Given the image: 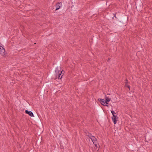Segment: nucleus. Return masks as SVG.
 <instances>
[{
  "instance_id": "7ed1b4c3",
  "label": "nucleus",
  "mask_w": 152,
  "mask_h": 152,
  "mask_svg": "<svg viewBox=\"0 0 152 152\" xmlns=\"http://www.w3.org/2000/svg\"><path fill=\"white\" fill-rule=\"evenodd\" d=\"M0 54L3 56H5L6 55V53L4 46L3 45H0Z\"/></svg>"
},
{
  "instance_id": "1a4fd4ad",
  "label": "nucleus",
  "mask_w": 152,
  "mask_h": 152,
  "mask_svg": "<svg viewBox=\"0 0 152 152\" xmlns=\"http://www.w3.org/2000/svg\"><path fill=\"white\" fill-rule=\"evenodd\" d=\"M111 112L113 115V116H114L116 115V114L115 113L114 111L112 110L111 111Z\"/></svg>"
},
{
  "instance_id": "39448f33",
  "label": "nucleus",
  "mask_w": 152,
  "mask_h": 152,
  "mask_svg": "<svg viewBox=\"0 0 152 152\" xmlns=\"http://www.w3.org/2000/svg\"><path fill=\"white\" fill-rule=\"evenodd\" d=\"M112 119L114 124H116L117 123V121L118 120V117L116 115L115 116H113L112 117Z\"/></svg>"
},
{
  "instance_id": "423d86ee",
  "label": "nucleus",
  "mask_w": 152,
  "mask_h": 152,
  "mask_svg": "<svg viewBox=\"0 0 152 152\" xmlns=\"http://www.w3.org/2000/svg\"><path fill=\"white\" fill-rule=\"evenodd\" d=\"M61 3L58 2L56 4V10H57L61 7Z\"/></svg>"
},
{
  "instance_id": "9b49d317",
  "label": "nucleus",
  "mask_w": 152,
  "mask_h": 152,
  "mask_svg": "<svg viewBox=\"0 0 152 152\" xmlns=\"http://www.w3.org/2000/svg\"><path fill=\"white\" fill-rule=\"evenodd\" d=\"M128 83V81L127 80H126V83H125L126 84H127Z\"/></svg>"
},
{
  "instance_id": "f03ea898",
  "label": "nucleus",
  "mask_w": 152,
  "mask_h": 152,
  "mask_svg": "<svg viewBox=\"0 0 152 152\" xmlns=\"http://www.w3.org/2000/svg\"><path fill=\"white\" fill-rule=\"evenodd\" d=\"M60 67H57L56 69V78H58V79H61L62 77V76L63 75H62L60 77V76L61 75L62 73L63 72L62 71L60 70Z\"/></svg>"
},
{
  "instance_id": "20e7f679",
  "label": "nucleus",
  "mask_w": 152,
  "mask_h": 152,
  "mask_svg": "<svg viewBox=\"0 0 152 152\" xmlns=\"http://www.w3.org/2000/svg\"><path fill=\"white\" fill-rule=\"evenodd\" d=\"M101 103L104 106H108V104L106 102L105 100L102 99H100V100Z\"/></svg>"
},
{
  "instance_id": "f257e3e1",
  "label": "nucleus",
  "mask_w": 152,
  "mask_h": 152,
  "mask_svg": "<svg viewBox=\"0 0 152 152\" xmlns=\"http://www.w3.org/2000/svg\"><path fill=\"white\" fill-rule=\"evenodd\" d=\"M87 135L89 137V140L90 141V139L93 142V144L95 145V149L96 150L97 149L98 150L99 148V145H98L97 144V143L96 142V138L94 136H92L91 134L88 133V134H87Z\"/></svg>"
},
{
  "instance_id": "6e6552de",
  "label": "nucleus",
  "mask_w": 152,
  "mask_h": 152,
  "mask_svg": "<svg viewBox=\"0 0 152 152\" xmlns=\"http://www.w3.org/2000/svg\"><path fill=\"white\" fill-rule=\"evenodd\" d=\"M105 97L106 102L107 103L110 101L111 99L109 97L106 96Z\"/></svg>"
},
{
  "instance_id": "9d476101",
  "label": "nucleus",
  "mask_w": 152,
  "mask_h": 152,
  "mask_svg": "<svg viewBox=\"0 0 152 152\" xmlns=\"http://www.w3.org/2000/svg\"><path fill=\"white\" fill-rule=\"evenodd\" d=\"M125 86L126 87H128L129 89H130V86L129 85H128L127 84H125Z\"/></svg>"
},
{
  "instance_id": "0eeeda50",
  "label": "nucleus",
  "mask_w": 152,
  "mask_h": 152,
  "mask_svg": "<svg viewBox=\"0 0 152 152\" xmlns=\"http://www.w3.org/2000/svg\"><path fill=\"white\" fill-rule=\"evenodd\" d=\"M25 113L26 114H28L30 116H34V114L31 111H28V110H25Z\"/></svg>"
}]
</instances>
